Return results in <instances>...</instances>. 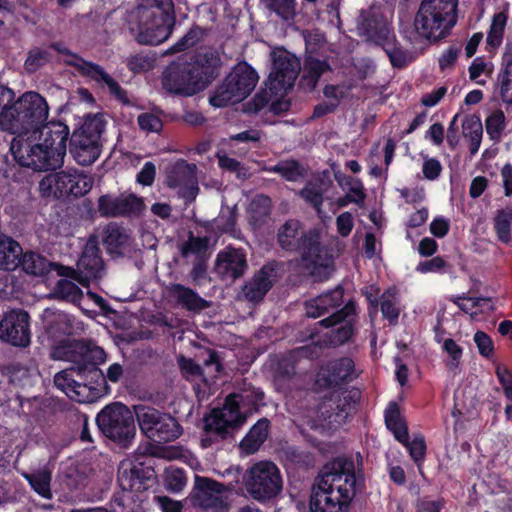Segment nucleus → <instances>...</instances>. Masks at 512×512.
<instances>
[{
	"label": "nucleus",
	"mask_w": 512,
	"mask_h": 512,
	"mask_svg": "<svg viewBox=\"0 0 512 512\" xmlns=\"http://www.w3.org/2000/svg\"><path fill=\"white\" fill-rule=\"evenodd\" d=\"M69 136L70 130L66 123L47 119L36 135L13 138L10 152L22 167L35 171L56 170L63 164Z\"/></svg>",
	"instance_id": "1"
},
{
	"label": "nucleus",
	"mask_w": 512,
	"mask_h": 512,
	"mask_svg": "<svg viewBox=\"0 0 512 512\" xmlns=\"http://www.w3.org/2000/svg\"><path fill=\"white\" fill-rule=\"evenodd\" d=\"M357 477L352 459L336 457L327 463L312 486L311 512H348L356 495Z\"/></svg>",
	"instance_id": "2"
},
{
	"label": "nucleus",
	"mask_w": 512,
	"mask_h": 512,
	"mask_svg": "<svg viewBox=\"0 0 512 512\" xmlns=\"http://www.w3.org/2000/svg\"><path fill=\"white\" fill-rule=\"evenodd\" d=\"M175 21L172 0H142L129 21V30L139 44L156 46L168 39Z\"/></svg>",
	"instance_id": "3"
},
{
	"label": "nucleus",
	"mask_w": 512,
	"mask_h": 512,
	"mask_svg": "<svg viewBox=\"0 0 512 512\" xmlns=\"http://www.w3.org/2000/svg\"><path fill=\"white\" fill-rule=\"evenodd\" d=\"M276 242L282 250L299 254L307 267L326 268L333 263L332 255L321 243L320 231L305 230L297 219H288L278 228Z\"/></svg>",
	"instance_id": "4"
},
{
	"label": "nucleus",
	"mask_w": 512,
	"mask_h": 512,
	"mask_svg": "<svg viewBox=\"0 0 512 512\" xmlns=\"http://www.w3.org/2000/svg\"><path fill=\"white\" fill-rule=\"evenodd\" d=\"M48 115L46 99L38 92L27 91L0 111V130L15 135L13 138L36 135Z\"/></svg>",
	"instance_id": "5"
},
{
	"label": "nucleus",
	"mask_w": 512,
	"mask_h": 512,
	"mask_svg": "<svg viewBox=\"0 0 512 512\" xmlns=\"http://www.w3.org/2000/svg\"><path fill=\"white\" fill-rule=\"evenodd\" d=\"M459 0H422L414 17L416 33L431 43L448 37L458 20Z\"/></svg>",
	"instance_id": "6"
},
{
	"label": "nucleus",
	"mask_w": 512,
	"mask_h": 512,
	"mask_svg": "<svg viewBox=\"0 0 512 512\" xmlns=\"http://www.w3.org/2000/svg\"><path fill=\"white\" fill-rule=\"evenodd\" d=\"M107 121L102 113L87 114L69 138V152L81 166H90L102 153V135Z\"/></svg>",
	"instance_id": "7"
},
{
	"label": "nucleus",
	"mask_w": 512,
	"mask_h": 512,
	"mask_svg": "<svg viewBox=\"0 0 512 512\" xmlns=\"http://www.w3.org/2000/svg\"><path fill=\"white\" fill-rule=\"evenodd\" d=\"M248 397L241 393H231L221 408L212 409L209 417L205 418V436L201 439L204 448L212 446L215 441L226 440L231 436L230 429L236 430L246 422V415L240 411V406Z\"/></svg>",
	"instance_id": "8"
},
{
	"label": "nucleus",
	"mask_w": 512,
	"mask_h": 512,
	"mask_svg": "<svg viewBox=\"0 0 512 512\" xmlns=\"http://www.w3.org/2000/svg\"><path fill=\"white\" fill-rule=\"evenodd\" d=\"M257 82L258 74L253 67L245 61L239 62L217 86L209 98V103L216 108L239 103L250 95Z\"/></svg>",
	"instance_id": "9"
},
{
	"label": "nucleus",
	"mask_w": 512,
	"mask_h": 512,
	"mask_svg": "<svg viewBox=\"0 0 512 512\" xmlns=\"http://www.w3.org/2000/svg\"><path fill=\"white\" fill-rule=\"evenodd\" d=\"M102 434L123 448L131 445L136 435L133 413L119 402L106 405L96 416Z\"/></svg>",
	"instance_id": "10"
},
{
	"label": "nucleus",
	"mask_w": 512,
	"mask_h": 512,
	"mask_svg": "<svg viewBox=\"0 0 512 512\" xmlns=\"http://www.w3.org/2000/svg\"><path fill=\"white\" fill-rule=\"evenodd\" d=\"M134 413L141 432L154 442L175 441L183 432L176 418L149 405H135Z\"/></svg>",
	"instance_id": "11"
},
{
	"label": "nucleus",
	"mask_w": 512,
	"mask_h": 512,
	"mask_svg": "<svg viewBox=\"0 0 512 512\" xmlns=\"http://www.w3.org/2000/svg\"><path fill=\"white\" fill-rule=\"evenodd\" d=\"M244 486L252 499L262 503L270 501L282 491L280 470L271 461L257 462L249 469Z\"/></svg>",
	"instance_id": "12"
},
{
	"label": "nucleus",
	"mask_w": 512,
	"mask_h": 512,
	"mask_svg": "<svg viewBox=\"0 0 512 512\" xmlns=\"http://www.w3.org/2000/svg\"><path fill=\"white\" fill-rule=\"evenodd\" d=\"M53 357L59 360L69 361L73 364L71 370L75 373H84L99 366L106 361V353L99 346H88L79 342L63 343L54 348Z\"/></svg>",
	"instance_id": "13"
},
{
	"label": "nucleus",
	"mask_w": 512,
	"mask_h": 512,
	"mask_svg": "<svg viewBox=\"0 0 512 512\" xmlns=\"http://www.w3.org/2000/svg\"><path fill=\"white\" fill-rule=\"evenodd\" d=\"M197 167L184 159L169 164L165 170V184L172 189H178V194L185 202H193L199 192L196 176Z\"/></svg>",
	"instance_id": "14"
},
{
	"label": "nucleus",
	"mask_w": 512,
	"mask_h": 512,
	"mask_svg": "<svg viewBox=\"0 0 512 512\" xmlns=\"http://www.w3.org/2000/svg\"><path fill=\"white\" fill-rule=\"evenodd\" d=\"M82 77L93 81L100 89L109 93L122 105H130L127 91L101 65L79 58L78 62H68Z\"/></svg>",
	"instance_id": "15"
},
{
	"label": "nucleus",
	"mask_w": 512,
	"mask_h": 512,
	"mask_svg": "<svg viewBox=\"0 0 512 512\" xmlns=\"http://www.w3.org/2000/svg\"><path fill=\"white\" fill-rule=\"evenodd\" d=\"M30 315L14 308L3 313L0 320V339L12 346L26 348L31 343Z\"/></svg>",
	"instance_id": "16"
},
{
	"label": "nucleus",
	"mask_w": 512,
	"mask_h": 512,
	"mask_svg": "<svg viewBox=\"0 0 512 512\" xmlns=\"http://www.w3.org/2000/svg\"><path fill=\"white\" fill-rule=\"evenodd\" d=\"M117 481L122 491L141 493L156 483V472L145 462L122 461L118 467Z\"/></svg>",
	"instance_id": "17"
},
{
	"label": "nucleus",
	"mask_w": 512,
	"mask_h": 512,
	"mask_svg": "<svg viewBox=\"0 0 512 512\" xmlns=\"http://www.w3.org/2000/svg\"><path fill=\"white\" fill-rule=\"evenodd\" d=\"M76 267V270L73 271L74 279L86 287L91 281H98L104 276L105 264L96 236L92 235L87 240Z\"/></svg>",
	"instance_id": "18"
},
{
	"label": "nucleus",
	"mask_w": 512,
	"mask_h": 512,
	"mask_svg": "<svg viewBox=\"0 0 512 512\" xmlns=\"http://www.w3.org/2000/svg\"><path fill=\"white\" fill-rule=\"evenodd\" d=\"M46 184H48L49 189H54V194L59 197H81L92 188L91 178L77 170L60 171L54 175H49L40 182L41 188H44Z\"/></svg>",
	"instance_id": "19"
},
{
	"label": "nucleus",
	"mask_w": 512,
	"mask_h": 512,
	"mask_svg": "<svg viewBox=\"0 0 512 512\" xmlns=\"http://www.w3.org/2000/svg\"><path fill=\"white\" fill-rule=\"evenodd\" d=\"M355 363L350 357H340L328 361L316 374L315 384L320 389H330L347 385L357 379Z\"/></svg>",
	"instance_id": "20"
},
{
	"label": "nucleus",
	"mask_w": 512,
	"mask_h": 512,
	"mask_svg": "<svg viewBox=\"0 0 512 512\" xmlns=\"http://www.w3.org/2000/svg\"><path fill=\"white\" fill-rule=\"evenodd\" d=\"M188 62H172L163 71L161 83L165 91L180 96H193L198 93Z\"/></svg>",
	"instance_id": "21"
},
{
	"label": "nucleus",
	"mask_w": 512,
	"mask_h": 512,
	"mask_svg": "<svg viewBox=\"0 0 512 512\" xmlns=\"http://www.w3.org/2000/svg\"><path fill=\"white\" fill-rule=\"evenodd\" d=\"M299 62L287 51L273 54L272 70L267 82L271 91H281L292 88L297 78Z\"/></svg>",
	"instance_id": "22"
},
{
	"label": "nucleus",
	"mask_w": 512,
	"mask_h": 512,
	"mask_svg": "<svg viewBox=\"0 0 512 512\" xmlns=\"http://www.w3.org/2000/svg\"><path fill=\"white\" fill-rule=\"evenodd\" d=\"M194 488L196 490L195 498L201 507L214 512L228 511L229 504L224 496L227 489L223 483L211 478L196 476Z\"/></svg>",
	"instance_id": "23"
},
{
	"label": "nucleus",
	"mask_w": 512,
	"mask_h": 512,
	"mask_svg": "<svg viewBox=\"0 0 512 512\" xmlns=\"http://www.w3.org/2000/svg\"><path fill=\"white\" fill-rule=\"evenodd\" d=\"M279 262L276 260L265 263L253 277L244 284V297L253 303L261 302L277 281Z\"/></svg>",
	"instance_id": "24"
},
{
	"label": "nucleus",
	"mask_w": 512,
	"mask_h": 512,
	"mask_svg": "<svg viewBox=\"0 0 512 512\" xmlns=\"http://www.w3.org/2000/svg\"><path fill=\"white\" fill-rule=\"evenodd\" d=\"M357 28L360 35L377 46L394 32L392 23L381 12L372 9L361 11Z\"/></svg>",
	"instance_id": "25"
},
{
	"label": "nucleus",
	"mask_w": 512,
	"mask_h": 512,
	"mask_svg": "<svg viewBox=\"0 0 512 512\" xmlns=\"http://www.w3.org/2000/svg\"><path fill=\"white\" fill-rule=\"evenodd\" d=\"M188 64L200 92L218 77L221 58L217 52L208 51L196 54L193 57V61Z\"/></svg>",
	"instance_id": "26"
},
{
	"label": "nucleus",
	"mask_w": 512,
	"mask_h": 512,
	"mask_svg": "<svg viewBox=\"0 0 512 512\" xmlns=\"http://www.w3.org/2000/svg\"><path fill=\"white\" fill-rule=\"evenodd\" d=\"M142 201L136 195L112 197L102 195L98 199V211L102 216L118 217L135 214L141 210Z\"/></svg>",
	"instance_id": "27"
},
{
	"label": "nucleus",
	"mask_w": 512,
	"mask_h": 512,
	"mask_svg": "<svg viewBox=\"0 0 512 512\" xmlns=\"http://www.w3.org/2000/svg\"><path fill=\"white\" fill-rule=\"evenodd\" d=\"M133 239L123 226L111 222L102 231V244L112 257L123 256L132 248Z\"/></svg>",
	"instance_id": "28"
},
{
	"label": "nucleus",
	"mask_w": 512,
	"mask_h": 512,
	"mask_svg": "<svg viewBox=\"0 0 512 512\" xmlns=\"http://www.w3.org/2000/svg\"><path fill=\"white\" fill-rule=\"evenodd\" d=\"M344 288L337 285L320 295L305 302V312L309 318H319L330 311L336 310L343 304Z\"/></svg>",
	"instance_id": "29"
},
{
	"label": "nucleus",
	"mask_w": 512,
	"mask_h": 512,
	"mask_svg": "<svg viewBox=\"0 0 512 512\" xmlns=\"http://www.w3.org/2000/svg\"><path fill=\"white\" fill-rule=\"evenodd\" d=\"M217 267L221 274L235 280L244 275L248 264L244 253L232 249L226 253L218 254Z\"/></svg>",
	"instance_id": "30"
},
{
	"label": "nucleus",
	"mask_w": 512,
	"mask_h": 512,
	"mask_svg": "<svg viewBox=\"0 0 512 512\" xmlns=\"http://www.w3.org/2000/svg\"><path fill=\"white\" fill-rule=\"evenodd\" d=\"M167 292L170 297L174 298L179 305L188 311H202L209 307L207 300L183 284L171 283L167 287Z\"/></svg>",
	"instance_id": "31"
},
{
	"label": "nucleus",
	"mask_w": 512,
	"mask_h": 512,
	"mask_svg": "<svg viewBox=\"0 0 512 512\" xmlns=\"http://www.w3.org/2000/svg\"><path fill=\"white\" fill-rule=\"evenodd\" d=\"M331 410L337 418L345 420L354 411L361 399V391L356 387L345 389L341 392H333L330 395Z\"/></svg>",
	"instance_id": "32"
},
{
	"label": "nucleus",
	"mask_w": 512,
	"mask_h": 512,
	"mask_svg": "<svg viewBox=\"0 0 512 512\" xmlns=\"http://www.w3.org/2000/svg\"><path fill=\"white\" fill-rule=\"evenodd\" d=\"M271 422L268 418L259 419L240 442V448L246 454H254L269 436Z\"/></svg>",
	"instance_id": "33"
},
{
	"label": "nucleus",
	"mask_w": 512,
	"mask_h": 512,
	"mask_svg": "<svg viewBox=\"0 0 512 512\" xmlns=\"http://www.w3.org/2000/svg\"><path fill=\"white\" fill-rule=\"evenodd\" d=\"M80 380V389L85 394L89 391L92 397H98L108 393V385L106 383L105 374L99 366H92V369L86 370L84 373H75Z\"/></svg>",
	"instance_id": "34"
},
{
	"label": "nucleus",
	"mask_w": 512,
	"mask_h": 512,
	"mask_svg": "<svg viewBox=\"0 0 512 512\" xmlns=\"http://www.w3.org/2000/svg\"><path fill=\"white\" fill-rule=\"evenodd\" d=\"M22 254L21 245L12 237L0 234V269L13 271L19 267V256Z\"/></svg>",
	"instance_id": "35"
},
{
	"label": "nucleus",
	"mask_w": 512,
	"mask_h": 512,
	"mask_svg": "<svg viewBox=\"0 0 512 512\" xmlns=\"http://www.w3.org/2000/svg\"><path fill=\"white\" fill-rule=\"evenodd\" d=\"M19 260V267L28 275L45 276L51 271L52 263L37 252L22 251Z\"/></svg>",
	"instance_id": "36"
},
{
	"label": "nucleus",
	"mask_w": 512,
	"mask_h": 512,
	"mask_svg": "<svg viewBox=\"0 0 512 512\" xmlns=\"http://www.w3.org/2000/svg\"><path fill=\"white\" fill-rule=\"evenodd\" d=\"M303 70L302 81L310 90H314L320 77L332 69L327 60H320L312 55H308L304 59Z\"/></svg>",
	"instance_id": "37"
},
{
	"label": "nucleus",
	"mask_w": 512,
	"mask_h": 512,
	"mask_svg": "<svg viewBox=\"0 0 512 512\" xmlns=\"http://www.w3.org/2000/svg\"><path fill=\"white\" fill-rule=\"evenodd\" d=\"M76 318L65 312L53 313L46 320V331L51 337L69 336L74 333Z\"/></svg>",
	"instance_id": "38"
},
{
	"label": "nucleus",
	"mask_w": 512,
	"mask_h": 512,
	"mask_svg": "<svg viewBox=\"0 0 512 512\" xmlns=\"http://www.w3.org/2000/svg\"><path fill=\"white\" fill-rule=\"evenodd\" d=\"M378 46L385 51L393 68L402 69L409 64V53L399 43L394 32Z\"/></svg>",
	"instance_id": "39"
},
{
	"label": "nucleus",
	"mask_w": 512,
	"mask_h": 512,
	"mask_svg": "<svg viewBox=\"0 0 512 512\" xmlns=\"http://www.w3.org/2000/svg\"><path fill=\"white\" fill-rule=\"evenodd\" d=\"M73 373H75V371L71 370V368L58 372L54 376V384L58 389L65 392L70 398L79 402H85V398H88V395H83L80 389V380L79 378L74 379Z\"/></svg>",
	"instance_id": "40"
},
{
	"label": "nucleus",
	"mask_w": 512,
	"mask_h": 512,
	"mask_svg": "<svg viewBox=\"0 0 512 512\" xmlns=\"http://www.w3.org/2000/svg\"><path fill=\"white\" fill-rule=\"evenodd\" d=\"M398 289L395 286L387 288L380 297V310L382 316L390 326L398 324L400 308L398 306Z\"/></svg>",
	"instance_id": "41"
},
{
	"label": "nucleus",
	"mask_w": 512,
	"mask_h": 512,
	"mask_svg": "<svg viewBox=\"0 0 512 512\" xmlns=\"http://www.w3.org/2000/svg\"><path fill=\"white\" fill-rule=\"evenodd\" d=\"M502 65L504 68L501 74L500 95L503 102L512 105V40L506 44Z\"/></svg>",
	"instance_id": "42"
},
{
	"label": "nucleus",
	"mask_w": 512,
	"mask_h": 512,
	"mask_svg": "<svg viewBox=\"0 0 512 512\" xmlns=\"http://www.w3.org/2000/svg\"><path fill=\"white\" fill-rule=\"evenodd\" d=\"M512 228V207L507 206L498 209L493 219V229L497 239L503 244H509L511 241Z\"/></svg>",
	"instance_id": "43"
},
{
	"label": "nucleus",
	"mask_w": 512,
	"mask_h": 512,
	"mask_svg": "<svg viewBox=\"0 0 512 512\" xmlns=\"http://www.w3.org/2000/svg\"><path fill=\"white\" fill-rule=\"evenodd\" d=\"M271 171L279 174L283 179L289 182H296L307 176L306 168L296 159L279 161L271 168Z\"/></svg>",
	"instance_id": "44"
},
{
	"label": "nucleus",
	"mask_w": 512,
	"mask_h": 512,
	"mask_svg": "<svg viewBox=\"0 0 512 512\" xmlns=\"http://www.w3.org/2000/svg\"><path fill=\"white\" fill-rule=\"evenodd\" d=\"M250 222L256 226L265 224L271 214V199L269 196L257 195L250 203Z\"/></svg>",
	"instance_id": "45"
},
{
	"label": "nucleus",
	"mask_w": 512,
	"mask_h": 512,
	"mask_svg": "<svg viewBox=\"0 0 512 512\" xmlns=\"http://www.w3.org/2000/svg\"><path fill=\"white\" fill-rule=\"evenodd\" d=\"M322 180L316 182L309 181L299 191V196L311 205L316 211L320 212L324 202V189L322 188Z\"/></svg>",
	"instance_id": "46"
},
{
	"label": "nucleus",
	"mask_w": 512,
	"mask_h": 512,
	"mask_svg": "<svg viewBox=\"0 0 512 512\" xmlns=\"http://www.w3.org/2000/svg\"><path fill=\"white\" fill-rule=\"evenodd\" d=\"M25 479L29 482L31 488L45 499L52 498L50 488L51 473L46 470H38L36 472L26 474Z\"/></svg>",
	"instance_id": "47"
},
{
	"label": "nucleus",
	"mask_w": 512,
	"mask_h": 512,
	"mask_svg": "<svg viewBox=\"0 0 512 512\" xmlns=\"http://www.w3.org/2000/svg\"><path fill=\"white\" fill-rule=\"evenodd\" d=\"M204 36V29L198 25H193L183 37L167 50V53L175 54L192 48L199 44Z\"/></svg>",
	"instance_id": "48"
},
{
	"label": "nucleus",
	"mask_w": 512,
	"mask_h": 512,
	"mask_svg": "<svg viewBox=\"0 0 512 512\" xmlns=\"http://www.w3.org/2000/svg\"><path fill=\"white\" fill-rule=\"evenodd\" d=\"M155 55L145 52L131 54L125 60V65L134 74L147 72L154 68Z\"/></svg>",
	"instance_id": "49"
},
{
	"label": "nucleus",
	"mask_w": 512,
	"mask_h": 512,
	"mask_svg": "<svg viewBox=\"0 0 512 512\" xmlns=\"http://www.w3.org/2000/svg\"><path fill=\"white\" fill-rule=\"evenodd\" d=\"M507 18L504 12L496 13L493 16L486 39L487 45L491 48H498L501 45Z\"/></svg>",
	"instance_id": "50"
},
{
	"label": "nucleus",
	"mask_w": 512,
	"mask_h": 512,
	"mask_svg": "<svg viewBox=\"0 0 512 512\" xmlns=\"http://www.w3.org/2000/svg\"><path fill=\"white\" fill-rule=\"evenodd\" d=\"M51 53L43 48L34 47L29 50L24 68L29 74L37 72L51 61Z\"/></svg>",
	"instance_id": "51"
},
{
	"label": "nucleus",
	"mask_w": 512,
	"mask_h": 512,
	"mask_svg": "<svg viewBox=\"0 0 512 512\" xmlns=\"http://www.w3.org/2000/svg\"><path fill=\"white\" fill-rule=\"evenodd\" d=\"M506 127V118L502 110L493 111L485 119V129L490 140L497 142L501 139L502 133Z\"/></svg>",
	"instance_id": "52"
},
{
	"label": "nucleus",
	"mask_w": 512,
	"mask_h": 512,
	"mask_svg": "<svg viewBox=\"0 0 512 512\" xmlns=\"http://www.w3.org/2000/svg\"><path fill=\"white\" fill-rule=\"evenodd\" d=\"M262 3L285 21L293 20L296 15V0H261Z\"/></svg>",
	"instance_id": "53"
},
{
	"label": "nucleus",
	"mask_w": 512,
	"mask_h": 512,
	"mask_svg": "<svg viewBox=\"0 0 512 512\" xmlns=\"http://www.w3.org/2000/svg\"><path fill=\"white\" fill-rule=\"evenodd\" d=\"M356 314V305L353 301H348L341 309H336L331 315L320 320L318 324L324 328H331L341 324L351 315Z\"/></svg>",
	"instance_id": "54"
},
{
	"label": "nucleus",
	"mask_w": 512,
	"mask_h": 512,
	"mask_svg": "<svg viewBox=\"0 0 512 512\" xmlns=\"http://www.w3.org/2000/svg\"><path fill=\"white\" fill-rule=\"evenodd\" d=\"M55 292L60 298L72 302L79 301L83 295L79 286L67 279H60L57 282Z\"/></svg>",
	"instance_id": "55"
},
{
	"label": "nucleus",
	"mask_w": 512,
	"mask_h": 512,
	"mask_svg": "<svg viewBox=\"0 0 512 512\" xmlns=\"http://www.w3.org/2000/svg\"><path fill=\"white\" fill-rule=\"evenodd\" d=\"M208 244L207 237H195L190 232L187 242L181 248V254L183 257H187L189 254H195L196 257L203 256L202 254L207 250Z\"/></svg>",
	"instance_id": "56"
},
{
	"label": "nucleus",
	"mask_w": 512,
	"mask_h": 512,
	"mask_svg": "<svg viewBox=\"0 0 512 512\" xmlns=\"http://www.w3.org/2000/svg\"><path fill=\"white\" fill-rule=\"evenodd\" d=\"M442 349L449 356V361L446 363V367L449 370L458 368L463 355V348L453 339L447 338L443 341Z\"/></svg>",
	"instance_id": "57"
},
{
	"label": "nucleus",
	"mask_w": 512,
	"mask_h": 512,
	"mask_svg": "<svg viewBox=\"0 0 512 512\" xmlns=\"http://www.w3.org/2000/svg\"><path fill=\"white\" fill-rule=\"evenodd\" d=\"M402 444L408 449L410 457L416 464L419 465L424 461L427 447L422 436L415 437L412 441L408 439V442Z\"/></svg>",
	"instance_id": "58"
},
{
	"label": "nucleus",
	"mask_w": 512,
	"mask_h": 512,
	"mask_svg": "<svg viewBox=\"0 0 512 512\" xmlns=\"http://www.w3.org/2000/svg\"><path fill=\"white\" fill-rule=\"evenodd\" d=\"M463 135L466 138L482 137L483 127L479 116L469 115L466 116L462 122Z\"/></svg>",
	"instance_id": "59"
},
{
	"label": "nucleus",
	"mask_w": 512,
	"mask_h": 512,
	"mask_svg": "<svg viewBox=\"0 0 512 512\" xmlns=\"http://www.w3.org/2000/svg\"><path fill=\"white\" fill-rule=\"evenodd\" d=\"M138 125L141 130L146 132H160L163 128V122L157 115L153 113H142L137 118Z\"/></svg>",
	"instance_id": "60"
},
{
	"label": "nucleus",
	"mask_w": 512,
	"mask_h": 512,
	"mask_svg": "<svg viewBox=\"0 0 512 512\" xmlns=\"http://www.w3.org/2000/svg\"><path fill=\"white\" fill-rule=\"evenodd\" d=\"M473 340L481 356L489 358L493 355L494 344L491 337L487 333L484 331H477L474 334Z\"/></svg>",
	"instance_id": "61"
},
{
	"label": "nucleus",
	"mask_w": 512,
	"mask_h": 512,
	"mask_svg": "<svg viewBox=\"0 0 512 512\" xmlns=\"http://www.w3.org/2000/svg\"><path fill=\"white\" fill-rule=\"evenodd\" d=\"M443 170L442 164L437 158L425 156L422 165V173L425 179L434 181L438 179Z\"/></svg>",
	"instance_id": "62"
},
{
	"label": "nucleus",
	"mask_w": 512,
	"mask_h": 512,
	"mask_svg": "<svg viewBox=\"0 0 512 512\" xmlns=\"http://www.w3.org/2000/svg\"><path fill=\"white\" fill-rule=\"evenodd\" d=\"M379 293L380 288L377 285H370L363 291V295L368 303V314L371 318L375 317L378 313L380 303Z\"/></svg>",
	"instance_id": "63"
},
{
	"label": "nucleus",
	"mask_w": 512,
	"mask_h": 512,
	"mask_svg": "<svg viewBox=\"0 0 512 512\" xmlns=\"http://www.w3.org/2000/svg\"><path fill=\"white\" fill-rule=\"evenodd\" d=\"M448 266V263L441 257L436 256L430 260L422 261L417 266V271L420 273H429V272H444V269Z\"/></svg>",
	"instance_id": "64"
}]
</instances>
